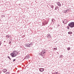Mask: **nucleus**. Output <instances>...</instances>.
<instances>
[{
	"label": "nucleus",
	"instance_id": "nucleus-1",
	"mask_svg": "<svg viewBox=\"0 0 74 74\" xmlns=\"http://www.w3.org/2000/svg\"><path fill=\"white\" fill-rule=\"evenodd\" d=\"M18 53H19L18 51H13V52L10 54L12 56V57L14 58V57H15L17 55H18L17 54H18Z\"/></svg>",
	"mask_w": 74,
	"mask_h": 74
},
{
	"label": "nucleus",
	"instance_id": "nucleus-2",
	"mask_svg": "<svg viewBox=\"0 0 74 74\" xmlns=\"http://www.w3.org/2000/svg\"><path fill=\"white\" fill-rule=\"evenodd\" d=\"M33 45H34V42H32L30 43H27L25 45V46L26 48H29L32 47Z\"/></svg>",
	"mask_w": 74,
	"mask_h": 74
},
{
	"label": "nucleus",
	"instance_id": "nucleus-3",
	"mask_svg": "<svg viewBox=\"0 0 74 74\" xmlns=\"http://www.w3.org/2000/svg\"><path fill=\"white\" fill-rule=\"evenodd\" d=\"M47 52V50L44 49L42 50V51L40 53V55L42 56L43 58L44 57V56L45 55V53Z\"/></svg>",
	"mask_w": 74,
	"mask_h": 74
},
{
	"label": "nucleus",
	"instance_id": "nucleus-4",
	"mask_svg": "<svg viewBox=\"0 0 74 74\" xmlns=\"http://www.w3.org/2000/svg\"><path fill=\"white\" fill-rule=\"evenodd\" d=\"M69 26L71 28L74 27V22H71L68 24Z\"/></svg>",
	"mask_w": 74,
	"mask_h": 74
},
{
	"label": "nucleus",
	"instance_id": "nucleus-5",
	"mask_svg": "<svg viewBox=\"0 0 74 74\" xmlns=\"http://www.w3.org/2000/svg\"><path fill=\"white\" fill-rule=\"evenodd\" d=\"M42 25H44V26H45V25H47V24H48V22L46 21H45V22L42 23Z\"/></svg>",
	"mask_w": 74,
	"mask_h": 74
},
{
	"label": "nucleus",
	"instance_id": "nucleus-6",
	"mask_svg": "<svg viewBox=\"0 0 74 74\" xmlns=\"http://www.w3.org/2000/svg\"><path fill=\"white\" fill-rule=\"evenodd\" d=\"M63 23L64 24H66L67 23V19H65L64 21H62Z\"/></svg>",
	"mask_w": 74,
	"mask_h": 74
},
{
	"label": "nucleus",
	"instance_id": "nucleus-7",
	"mask_svg": "<svg viewBox=\"0 0 74 74\" xmlns=\"http://www.w3.org/2000/svg\"><path fill=\"white\" fill-rule=\"evenodd\" d=\"M56 3L58 6H59V7H60L61 6V4L59 2H57Z\"/></svg>",
	"mask_w": 74,
	"mask_h": 74
},
{
	"label": "nucleus",
	"instance_id": "nucleus-8",
	"mask_svg": "<svg viewBox=\"0 0 74 74\" xmlns=\"http://www.w3.org/2000/svg\"><path fill=\"white\" fill-rule=\"evenodd\" d=\"M44 69L43 68H40L39 69V71L40 72H42V71H44Z\"/></svg>",
	"mask_w": 74,
	"mask_h": 74
},
{
	"label": "nucleus",
	"instance_id": "nucleus-9",
	"mask_svg": "<svg viewBox=\"0 0 74 74\" xmlns=\"http://www.w3.org/2000/svg\"><path fill=\"white\" fill-rule=\"evenodd\" d=\"M47 37L48 38H51V36L49 34H48L47 35Z\"/></svg>",
	"mask_w": 74,
	"mask_h": 74
},
{
	"label": "nucleus",
	"instance_id": "nucleus-10",
	"mask_svg": "<svg viewBox=\"0 0 74 74\" xmlns=\"http://www.w3.org/2000/svg\"><path fill=\"white\" fill-rule=\"evenodd\" d=\"M29 55H27L25 57L26 59H29Z\"/></svg>",
	"mask_w": 74,
	"mask_h": 74
},
{
	"label": "nucleus",
	"instance_id": "nucleus-11",
	"mask_svg": "<svg viewBox=\"0 0 74 74\" xmlns=\"http://www.w3.org/2000/svg\"><path fill=\"white\" fill-rule=\"evenodd\" d=\"M69 11V9H67L64 11V13H66V12H68V11Z\"/></svg>",
	"mask_w": 74,
	"mask_h": 74
},
{
	"label": "nucleus",
	"instance_id": "nucleus-12",
	"mask_svg": "<svg viewBox=\"0 0 74 74\" xmlns=\"http://www.w3.org/2000/svg\"><path fill=\"white\" fill-rule=\"evenodd\" d=\"M2 71L3 72H4V73H5V72L7 71V70L6 69H4L2 70Z\"/></svg>",
	"mask_w": 74,
	"mask_h": 74
},
{
	"label": "nucleus",
	"instance_id": "nucleus-13",
	"mask_svg": "<svg viewBox=\"0 0 74 74\" xmlns=\"http://www.w3.org/2000/svg\"><path fill=\"white\" fill-rule=\"evenodd\" d=\"M59 8V7H58V6H56L55 8V10H58V9Z\"/></svg>",
	"mask_w": 74,
	"mask_h": 74
},
{
	"label": "nucleus",
	"instance_id": "nucleus-14",
	"mask_svg": "<svg viewBox=\"0 0 74 74\" xmlns=\"http://www.w3.org/2000/svg\"><path fill=\"white\" fill-rule=\"evenodd\" d=\"M52 21L53 22V23H55V19H52Z\"/></svg>",
	"mask_w": 74,
	"mask_h": 74
},
{
	"label": "nucleus",
	"instance_id": "nucleus-15",
	"mask_svg": "<svg viewBox=\"0 0 74 74\" xmlns=\"http://www.w3.org/2000/svg\"><path fill=\"white\" fill-rule=\"evenodd\" d=\"M70 27L69 26H67L66 27V28L68 30H69V29H70Z\"/></svg>",
	"mask_w": 74,
	"mask_h": 74
},
{
	"label": "nucleus",
	"instance_id": "nucleus-16",
	"mask_svg": "<svg viewBox=\"0 0 74 74\" xmlns=\"http://www.w3.org/2000/svg\"><path fill=\"white\" fill-rule=\"evenodd\" d=\"M69 34H72V32H68Z\"/></svg>",
	"mask_w": 74,
	"mask_h": 74
},
{
	"label": "nucleus",
	"instance_id": "nucleus-17",
	"mask_svg": "<svg viewBox=\"0 0 74 74\" xmlns=\"http://www.w3.org/2000/svg\"><path fill=\"white\" fill-rule=\"evenodd\" d=\"M67 50L68 51H69V50H70V47H69L67 48Z\"/></svg>",
	"mask_w": 74,
	"mask_h": 74
},
{
	"label": "nucleus",
	"instance_id": "nucleus-18",
	"mask_svg": "<svg viewBox=\"0 0 74 74\" xmlns=\"http://www.w3.org/2000/svg\"><path fill=\"white\" fill-rule=\"evenodd\" d=\"M6 37H7V38H9V37H10V36H8V35L6 36Z\"/></svg>",
	"mask_w": 74,
	"mask_h": 74
},
{
	"label": "nucleus",
	"instance_id": "nucleus-19",
	"mask_svg": "<svg viewBox=\"0 0 74 74\" xmlns=\"http://www.w3.org/2000/svg\"><path fill=\"white\" fill-rule=\"evenodd\" d=\"M53 74H59L58 73V72H55V73H53Z\"/></svg>",
	"mask_w": 74,
	"mask_h": 74
},
{
	"label": "nucleus",
	"instance_id": "nucleus-20",
	"mask_svg": "<svg viewBox=\"0 0 74 74\" xmlns=\"http://www.w3.org/2000/svg\"><path fill=\"white\" fill-rule=\"evenodd\" d=\"M2 17H4L5 16V15H2Z\"/></svg>",
	"mask_w": 74,
	"mask_h": 74
},
{
	"label": "nucleus",
	"instance_id": "nucleus-21",
	"mask_svg": "<svg viewBox=\"0 0 74 74\" xmlns=\"http://www.w3.org/2000/svg\"><path fill=\"white\" fill-rule=\"evenodd\" d=\"M62 56H62V55H61V56H60V58H62Z\"/></svg>",
	"mask_w": 74,
	"mask_h": 74
},
{
	"label": "nucleus",
	"instance_id": "nucleus-22",
	"mask_svg": "<svg viewBox=\"0 0 74 74\" xmlns=\"http://www.w3.org/2000/svg\"><path fill=\"white\" fill-rule=\"evenodd\" d=\"M10 74V72H8L7 73H6L5 74Z\"/></svg>",
	"mask_w": 74,
	"mask_h": 74
},
{
	"label": "nucleus",
	"instance_id": "nucleus-23",
	"mask_svg": "<svg viewBox=\"0 0 74 74\" xmlns=\"http://www.w3.org/2000/svg\"><path fill=\"white\" fill-rule=\"evenodd\" d=\"M8 58H9V59H10V60H11V58H10V57L9 56H8Z\"/></svg>",
	"mask_w": 74,
	"mask_h": 74
},
{
	"label": "nucleus",
	"instance_id": "nucleus-24",
	"mask_svg": "<svg viewBox=\"0 0 74 74\" xmlns=\"http://www.w3.org/2000/svg\"><path fill=\"white\" fill-rule=\"evenodd\" d=\"M54 50H57V49L56 48H54Z\"/></svg>",
	"mask_w": 74,
	"mask_h": 74
},
{
	"label": "nucleus",
	"instance_id": "nucleus-25",
	"mask_svg": "<svg viewBox=\"0 0 74 74\" xmlns=\"http://www.w3.org/2000/svg\"><path fill=\"white\" fill-rule=\"evenodd\" d=\"M51 8H53V5H52L51 6Z\"/></svg>",
	"mask_w": 74,
	"mask_h": 74
},
{
	"label": "nucleus",
	"instance_id": "nucleus-26",
	"mask_svg": "<svg viewBox=\"0 0 74 74\" xmlns=\"http://www.w3.org/2000/svg\"><path fill=\"white\" fill-rule=\"evenodd\" d=\"M16 60L15 59H14V60H13V62H15V61Z\"/></svg>",
	"mask_w": 74,
	"mask_h": 74
},
{
	"label": "nucleus",
	"instance_id": "nucleus-27",
	"mask_svg": "<svg viewBox=\"0 0 74 74\" xmlns=\"http://www.w3.org/2000/svg\"><path fill=\"white\" fill-rule=\"evenodd\" d=\"M1 42H0V45H1Z\"/></svg>",
	"mask_w": 74,
	"mask_h": 74
},
{
	"label": "nucleus",
	"instance_id": "nucleus-28",
	"mask_svg": "<svg viewBox=\"0 0 74 74\" xmlns=\"http://www.w3.org/2000/svg\"><path fill=\"white\" fill-rule=\"evenodd\" d=\"M10 43H11V42H10L9 43L10 44Z\"/></svg>",
	"mask_w": 74,
	"mask_h": 74
},
{
	"label": "nucleus",
	"instance_id": "nucleus-29",
	"mask_svg": "<svg viewBox=\"0 0 74 74\" xmlns=\"http://www.w3.org/2000/svg\"><path fill=\"white\" fill-rule=\"evenodd\" d=\"M39 54L40 55V54L39 53Z\"/></svg>",
	"mask_w": 74,
	"mask_h": 74
},
{
	"label": "nucleus",
	"instance_id": "nucleus-30",
	"mask_svg": "<svg viewBox=\"0 0 74 74\" xmlns=\"http://www.w3.org/2000/svg\"><path fill=\"white\" fill-rule=\"evenodd\" d=\"M4 42H5V41H4Z\"/></svg>",
	"mask_w": 74,
	"mask_h": 74
}]
</instances>
